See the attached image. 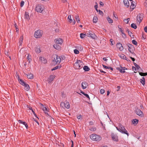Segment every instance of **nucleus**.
<instances>
[{
    "label": "nucleus",
    "instance_id": "f257e3e1",
    "mask_svg": "<svg viewBox=\"0 0 147 147\" xmlns=\"http://www.w3.org/2000/svg\"><path fill=\"white\" fill-rule=\"evenodd\" d=\"M117 129L119 132L123 134H125L127 135V136L129 134L127 131L125 129V127L121 124H119L118 127H116Z\"/></svg>",
    "mask_w": 147,
    "mask_h": 147
},
{
    "label": "nucleus",
    "instance_id": "f03ea898",
    "mask_svg": "<svg viewBox=\"0 0 147 147\" xmlns=\"http://www.w3.org/2000/svg\"><path fill=\"white\" fill-rule=\"evenodd\" d=\"M65 58V57L63 56H61L60 57L57 55H54L53 62L57 64L61 62V60L64 59Z\"/></svg>",
    "mask_w": 147,
    "mask_h": 147
},
{
    "label": "nucleus",
    "instance_id": "7ed1b4c3",
    "mask_svg": "<svg viewBox=\"0 0 147 147\" xmlns=\"http://www.w3.org/2000/svg\"><path fill=\"white\" fill-rule=\"evenodd\" d=\"M83 65V63L82 61L80 60H77L74 64V67L76 69H80L82 67Z\"/></svg>",
    "mask_w": 147,
    "mask_h": 147
},
{
    "label": "nucleus",
    "instance_id": "20e7f679",
    "mask_svg": "<svg viewBox=\"0 0 147 147\" xmlns=\"http://www.w3.org/2000/svg\"><path fill=\"white\" fill-rule=\"evenodd\" d=\"M90 138L93 140L99 141L101 139V137L99 135L95 134H93L90 136Z\"/></svg>",
    "mask_w": 147,
    "mask_h": 147
},
{
    "label": "nucleus",
    "instance_id": "39448f33",
    "mask_svg": "<svg viewBox=\"0 0 147 147\" xmlns=\"http://www.w3.org/2000/svg\"><path fill=\"white\" fill-rule=\"evenodd\" d=\"M42 31L38 30L35 32L34 36L36 38H40L42 37Z\"/></svg>",
    "mask_w": 147,
    "mask_h": 147
},
{
    "label": "nucleus",
    "instance_id": "423d86ee",
    "mask_svg": "<svg viewBox=\"0 0 147 147\" xmlns=\"http://www.w3.org/2000/svg\"><path fill=\"white\" fill-rule=\"evenodd\" d=\"M18 80L20 83L24 86V89L28 91L29 90L30 88L28 84L24 82L22 79H18Z\"/></svg>",
    "mask_w": 147,
    "mask_h": 147
},
{
    "label": "nucleus",
    "instance_id": "0eeeda50",
    "mask_svg": "<svg viewBox=\"0 0 147 147\" xmlns=\"http://www.w3.org/2000/svg\"><path fill=\"white\" fill-rule=\"evenodd\" d=\"M44 9V6L41 4H39L36 5L35 9L37 12L41 13Z\"/></svg>",
    "mask_w": 147,
    "mask_h": 147
},
{
    "label": "nucleus",
    "instance_id": "6e6552de",
    "mask_svg": "<svg viewBox=\"0 0 147 147\" xmlns=\"http://www.w3.org/2000/svg\"><path fill=\"white\" fill-rule=\"evenodd\" d=\"M134 112L137 115L141 117H142L143 116V112L139 109L136 108L134 111Z\"/></svg>",
    "mask_w": 147,
    "mask_h": 147
},
{
    "label": "nucleus",
    "instance_id": "1a4fd4ad",
    "mask_svg": "<svg viewBox=\"0 0 147 147\" xmlns=\"http://www.w3.org/2000/svg\"><path fill=\"white\" fill-rule=\"evenodd\" d=\"M143 19V16L141 14H139L137 17V20L138 21L137 23L140 24Z\"/></svg>",
    "mask_w": 147,
    "mask_h": 147
},
{
    "label": "nucleus",
    "instance_id": "9d476101",
    "mask_svg": "<svg viewBox=\"0 0 147 147\" xmlns=\"http://www.w3.org/2000/svg\"><path fill=\"white\" fill-rule=\"evenodd\" d=\"M61 105L62 107L64 106L67 109H69L70 107L69 102L66 101L64 102H61Z\"/></svg>",
    "mask_w": 147,
    "mask_h": 147
},
{
    "label": "nucleus",
    "instance_id": "9b49d317",
    "mask_svg": "<svg viewBox=\"0 0 147 147\" xmlns=\"http://www.w3.org/2000/svg\"><path fill=\"white\" fill-rule=\"evenodd\" d=\"M111 136L113 140L116 142L118 141V137L117 135L112 133L111 134Z\"/></svg>",
    "mask_w": 147,
    "mask_h": 147
},
{
    "label": "nucleus",
    "instance_id": "f8f14e48",
    "mask_svg": "<svg viewBox=\"0 0 147 147\" xmlns=\"http://www.w3.org/2000/svg\"><path fill=\"white\" fill-rule=\"evenodd\" d=\"M56 44L61 45L63 42V40L61 38H57L55 39L54 40Z\"/></svg>",
    "mask_w": 147,
    "mask_h": 147
},
{
    "label": "nucleus",
    "instance_id": "ddd939ff",
    "mask_svg": "<svg viewBox=\"0 0 147 147\" xmlns=\"http://www.w3.org/2000/svg\"><path fill=\"white\" fill-rule=\"evenodd\" d=\"M55 77V75H51L48 78L47 80L48 82L49 83H51L53 81Z\"/></svg>",
    "mask_w": 147,
    "mask_h": 147
},
{
    "label": "nucleus",
    "instance_id": "4468645a",
    "mask_svg": "<svg viewBox=\"0 0 147 147\" xmlns=\"http://www.w3.org/2000/svg\"><path fill=\"white\" fill-rule=\"evenodd\" d=\"M117 69L121 73H124L125 72V70L127 69L125 67H117Z\"/></svg>",
    "mask_w": 147,
    "mask_h": 147
},
{
    "label": "nucleus",
    "instance_id": "2eb2a0df",
    "mask_svg": "<svg viewBox=\"0 0 147 147\" xmlns=\"http://www.w3.org/2000/svg\"><path fill=\"white\" fill-rule=\"evenodd\" d=\"M127 45L128 47V51L131 53H132L133 52V49L134 48V46L130 44H127Z\"/></svg>",
    "mask_w": 147,
    "mask_h": 147
},
{
    "label": "nucleus",
    "instance_id": "dca6fc26",
    "mask_svg": "<svg viewBox=\"0 0 147 147\" xmlns=\"http://www.w3.org/2000/svg\"><path fill=\"white\" fill-rule=\"evenodd\" d=\"M40 105L41 109H42L45 112L46 114L48 115V113H47L48 111L47 108L46 107H45L42 104H40Z\"/></svg>",
    "mask_w": 147,
    "mask_h": 147
},
{
    "label": "nucleus",
    "instance_id": "f3484780",
    "mask_svg": "<svg viewBox=\"0 0 147 147\" xmlns=\"http://www.w3.org/2000/svg\"><path fill=\"white\" fill-rule=\"evenodd\" d=\"M88 86V83L86 82H83L82 83V87L83 89H86Z\"/></svg>",
    "mask_w": 147,
    "mask_h": 147
},
{
    "label": "nucleus",
    "instance_id": "a211bd4d",
    "mask_svg": "<svg viewBox=\"0 0 147 147\" xmlns=\"http://www.w3.org/2000/svg\"><path fill=\"white\" fill-rule=\"evenodd\" d=\"M117 48L120 51H122L123 49V47L121 44L120 43H117L116 45Z\"/></svg>",
    "mask_w": 147,
    "mask_h": 147
},
{
    "label": "nucleus",
    "instance_id": "6ab92c4d",
    "mask_svg": "<svg viewBox=\"0 0 147 147\" xmlns=\"http://www.w3.org/2000/svg\"><path fill=\"white\" fill-rule=\"evenodd\" d=\"M136 3L134 1H132L131 3V5L130 6V8L131 9V10H133L135 7L136 5L135 4Z\"/></svg>",
    "mask_w": 147,
    "mask_h": 147
},
{
    "label": "nucleus",
    "instance_id": "aec40b11",
    "mask_svg": "<svg viewBox=\"0 0 147 147\" xmlns=\"http://www.w3.org/2000/svg\"><path fill=\"white\" fill-rule=\"evenodd\" d=\"M58 44L55 43V44L53 45V46L54 48L56 49L59 50L61 49V47Z\"/></svg>",
    "mask_w": 147,
    "mask_h": 147
},
{
    "label": "nucleus",
    "instance_id": "412c9836",
    "mask_svg": "<svg viewBox=\"0 0 147 147\" xmlns=\"http://www.w3.org/2000/svg\"><path fill=\"white\" fill-rule=\"evenodd\" d=\"M40 60L41 61V62L43 63H45L47 62L46 59L43 57H40Z\"/></svg>",
    "mask_w": 147,
    "mask_h": 147
},
{
    "label": "nucleus",
    "instance_id": "4be33fe9",
    "mask_svg": "<svg viewBox=\"0 0 147 147\" xmlns=\"http://www.w3.org/2000/svg\"><path fill=\"white\" fill-rule=\"evenodd\" d=\"M123 3L125 6L127 7L129 6V3L128 0H123Z\"/></svg>",
    "mask_w": 147,
    "mask_h": 147
},
{
    "label": "nucleus",
    "instance_id": "5701e85b",
    "mask_svg": "<svg viewBox=\"0 0 147 147\" xmlns=\"http://www.w3.org/2000/svg\"><path fill=\"white\" fill-rule=\"evenodd\" d=\"M23 39V36L22 35L19 38V43L20 45H22Z\"/></svg>",
    "mask_w": 147,
    "mask_h": 147
},
{
    "label": "nucleus",
    "instance_id": "b1692460",
    "mask_svg": "<svg viewBox=\"0 0 147 147\" xmlns=\"http://www.w3.org/2000/svg\"><path fill=\"white\" fill-rule=\"evenodd\" d=\"M25 18L28 20L30 19L29 13L26 12H25Z\"/></svg>",
    "mask_w": 147,
    "mask_h": 147
},
{
    "label": "nucleus",
    "instance_id": "393cba45",
    "mask_svg": "<svg viewBox=\"0 0 147 147\" xmlns=\"http://www.w3.org/2000/svg\"><path fill=\"white\" fill-rule=\"evenodd\" d=\"M27 76L28 78L30 79H32L34 78L33 75L32 74H27Z\"/></svg>",
    "mask_w": 147,
    "mask_h": 147
},
{
    "label": "nucleus",
    "instance_id": "a878e982",
    "mask_svg": "<svg viewBox=\"0 0 147 147\" xmlns=\"http://www.w3.org/2000/svg\"><path fill=\"white\" fill-rule=\"evenodd\" d=\"M61 67V65H58L51 69L52 71L55 70L59 68H60Z\"/></svg>",
    "mask_w": 147,
    "mask_h": 147
},
{
    "label": "nucleus",
    "instance_id": "bb28decb",
    "mask_svg": "<svg viewBox=\"0 0 147 147\" xmlns=\"http://www.w3.org/2000/svg\"><path fill=\"white\" fill-rule=\"evenodd\" d=\"M140 82L143 85H144L145 84V79L144 77H142V79L140 80Z\"/></svg>",
    "mask_w": 147,
    "mask_h": 147
},
{
    "label": "nucleus",
    "instance_id": "cd10ccee",
    "mask_svg": "<svg viewBox=\"0 0 147 147\" xmlns=\"http://www.w3.org/2000/svg\"><path fill=\"white\" fill-rule=\"evenodd\" d=\"M98 20V19L97 16H94L93 17V23H96L97 22Z\"/></svg>",
    "mask_w": 147,
    "mask_h": 147
},
{
    "label": "nucleus",
    "instance_id": "c85d7f7f",
    "mask_svg": "<svg viewBox=\"0 0 147 147\" xmlns=\"http://www.w3.org/2000/svg\"><path fill=\"white\" fill-rule=\"evenodd\" d=\"M90 35H88L87 36L89 37H91L92 38L95 39L96 37V36L94 34H89Z\"/></svg>",
    "mask_w": 147,
    "mask_h": 147
},
{
    "label": "nucleus",
    "instance_id": "c756f323",
    "mask_svg": "<svg viewBox=\"0 0 147 147\" xmlns=\"http://www.w3.org/2000/svg\"><path fill=\"white\" fill-rule=\"evenodd\" d=\"M103 66L104 68L106 69H110L112 71L113 70V68L110 67H107L104 65H103Z\"/></svg>",
    "mask_w": 147,
    "mask_h": 147
},
{
    "label": "nucleus",
    "instance_id": "7c9ffc66",
    "mask_svg": "<svg viewBox=\"0 0 147 147\" xmlns=\"http://www.w3.org/2000/svg\"><path fill=\"white\" fill-rule=\"evenodd\" d=\"M75 18L76 20L78 23H79L80 22V20L79 16L78 15H77L75 17Z\"/></svg>",
    "mask_w": 147,
    "mask_h": 147
},
{
    "label": "nucleus",
    "instance_id": "2f4dec72",
    "mask_svg": "<svg viewBox=\"0 0 147 147\" xmlns=\"http://www.w3.org/2000/svg\"><path fill=\"white\" fill-rule=\"evenodd\" d=\"M83 69L86 71H88L90 70L89 68L87 66H84L83 67Z\"/></svg>",
    "mask_w": 147,
    "mask_h": 147
},
{
    "label": "nucleus",
    "instance_id": "473e14b6",
    "mask_svg": "<svg viewBox=\"0 0 147 147\" xmlns=\"http://www.w3.org/2000/svg\"><path fill=\"white\" fill-rule=\"evenodd\" d=\"M138 122V120L137 119H133L132 121V123L133 124H137Z\"/></svg>",
    "mask_w": 147,
    "mask_h": 147
},
{
    "label": "nucleus",
    "instance_id": "72a5a7b5",
    "mask_svg": "<svg viewBox=\"0 0 147 147\" xmlns=\"http://www.w3.org/2000/svg\"><path fill=\"white\" fill-rule=\"evenodd\" d=\"M107 19L109 23H112L113 22V20L109 17H107Z\"/></svg>",
    "mask_w": 147,
    "mask_h": 147
},
{
    "label": "nucleus",
    "instance_id": "f704fd0d",
    "mask_svg": "<svg viewBox=\"0 0 147 147\" xmlns=\"http://www.w3.org/2000/svg\"><path fill=\"white\" fill-rule=\"evenodd\" d=\"M119 56L121 58L123 59H125L126 58L125 56L124 55V54H122L120 55H119Z\"/></svg>",
    "mask_w": 147,
    "mask_h": 147
},
{
    "label": "nucleus",
    "instance_id": "c9c22d12",
    "mask_svg": "<svg viewBox=\"0 0 147 147\" xmlns=\"http://www.w3.org/2000/svg\"><path fill=\"white\" fill-rule=\"evenodd\" d=\"M35 51L37 53H39L40 52V48L38 47H37L35 48Z\"/></svg>",
    "mask_w": 147,
    "mask_h": 147
},
{
    "label": "nucleus",
    "instance_id": "e433bc0d",
    "mask_svg": "<svg viewBox=\"0 0 147 147\" xmlns=\"http://www.w3.org/2000/svg\"><path fill=\"white\" fill-rule=\"evenodd\" d=\"M89 130L92 131H95L96 130V128L95 127H91Z\"/></svg>",
    "mask_w": 147,
    "mask_h": 147
},
{
    "label": "nucleus",
    "instance_id": "4c0bfd02",
    "mask_svg": "<svg viewBox=\"0 0 147 147\" xmlns=\"http://www.w3.org/2000/svg\"><path fill=\"white\" fill-rule=\"evenodd\" d=\"M131 27L132 28H134V29H136V28H137V26H136V25L135 24H134V23H132V24H131Z\"/></svg>",
    "mask_w": 147,
    "mask_h": 147
},
{
    "label": "nucleus",
    "instance_id": "58836bf2",
    "mask_svg": "<svg viewBox=\"0 0 147 147\" xmlns=\"http://www.w3.org/2000/svg\"><path fill=\"white\" fill-rule=\"evenodd\" d=\"M68 19L69 20V22L70 23H71L72 22V20L71 18V15H69L68 17Z\"/></svg>",
    "mask_w": 147,
    "mask_h": 147
},
{
    "label": "nucleus",
    "instance_id": "ea45409f",
    "mask_svg": "<svg viewBox=\"0 0 147 147\" xmlns=\"http://www.w3.org/2000/svg\"><path fill=\"white\" fill-rule=\"evenodd\" d=\"M139 74L141 75L142 76H146L147 75V73H142V72H139Z\"/></svg>",
    "mask_w": 147,
    "mask_h": 147
},
{
    "label": "nucleus",
    "instance_id": "a19ab883",
    "mask_svg": "<svg viewBox=\"0 0 147 147\" xmlns=\"http://www.w3.org/2000/svg\"><path fill=\"white\" fill-rule=\"evenodd\" d=\"M86 35V34H84V33H81L80 34V37L81 38H83L85 37V36Z\"/></svg>",
    "mask_w": 147,
    "mask_h": 147
},
{
    "label": "nucleus",
    "instance_id": "79ce46f5",
    "mask_svg": "<svg viewBox=\"0 0 147 147\" xmlns=\"http://www.w3.org/2000/svg\"><path fill=\"white\" fill-rule=\"evenodd\" d=\"M30 57L31 56L28 54V56L27 57V58L28 59V61L29 62V63H30Z\"/></svg>",
    "mask_w": 147,
    "mask_h": 147
},
{
    "label": "nucleus",
    "instance_id": "37998d69",
    "mask_svg": "<svg viewBox=\"0 0 147 147\" xmlns=\"http://www.w3.org/2000/svg\"><path fill=\"white\" fill-rule=\"evenodd\" d=\"M144 7L146 8V9L147 11V0H145L144 3Z\"/></svg>",
    "mask_w": 147,
    "mask_h": 147
},
{
    "label": "nucleus",
    "instance_id": "c03bdc74",
    "mask_svg": "<svg viewBox=\"0 0 147 147\" xmlns=\"http://www.w3.org/2000/svg\"><path fill=\"white\" fill-rule=\"evenodd\" d=\"M18 122L20 123H22V124H24V125L25 124H26V122H23L22 120H18Z\"/></svg>",
    "mask_w": 147,
    "mask_h": 147
},
{
    "label": "nucleus",
    "instance_id": "a18cd8bd",
    "mask_svg": "<svg viewBox=\"0 0 147 147\" xmlns=\"http://www.w3.org/2000/svg\"><path fill=\"white\" fill-rule=\"evenodd\" d=\"M74 52L76 54H78L79 53V51L77 49H75L74 50Z\"/></svg>",
    "mask_w": 147,
    "mask_h": 147
},
{
    "label": "nucleus",
    "instance_id": "49530a36",
    "mask_svg": "<svg viewBox=\"0 0 147 147\" xmlns=\"http://www.w3.org/2000/svg\"><path fill=\"white\" fill-rule=\"evenodd\" d=\"M132 42L133 44L135 45H137V42L135 40H134L132 41Z\"/></svg>",
    "mask_w": 147,
    "mask_h": 147
},
{
    "label": "nucleus",
    "instance_id": "de8ad7c7",
    "mask_svg": "<svg viewBox=\"0 0 147 147\" xmlns=\"http://www.w3.org/2000/svg\"><path fill=\"white\" fill-rule=\"evenodd\" d=\"M130 20V18H128L126 20H124V22H125L127 24L129 22V21Z\"/></svg>",
    "mask_w": 147,
    "mask_h": 147
},
{
    "label": "nucleus",
    "instance_id": "09e8293b",
    "mask_svg": "<svg viewBox=\"0 0 147 147\" xmlns=\"http://www.w3.org/2000/svg\"><path fill=\"white\" fill-rule=\"evenodd\" d=\"M84 95L85 96H86L87 98H88L89 99V100H90V97L88 95V94H85V93H84Z\"/></svg>",
    "mask_w": 147,
    "mask_h": 147
},
{
    "label": "nucleus",
    "instance_id": "8fccbe9b",
    "mask_svg": "<svg viewBox=\"0 0 147 147\" xmlns=\"http://www.w3.org/2000/svg\"><path fill=\"white\" fill-rule=\"evenodd\" d=\"M105 92V90L103 89H101L100 90V92L101 94H103Z\"/></svg>",
    "mask_w": 147,
    "mask_h": 147
},
{
    "label": "nucleus",
    "instance_id": "3c124183",
    "mask_svg": "<svg viewBox=\"0 0 147 147\" xmlns=\"http://www.w3.org/2000/svg\"><path fill=\"white\" fill-rule=\"evenodd\" d=\"M24 1H22L21 2V3L20 4V6L21 7H22L24 5Z\"/></svg>",
    "mask_w": 147,
    "mask_h": 147
},
{
    "label": "nucleus",
    "instance_id": "603ef678",
    "mask_svg": "<svg viewBox=\"0 0 147 147\" xmlns=\"http://www.w3.org/2000/svg\"><path fill=\"white\" fill-rule=\"evenodd\" d=\"M118 27L119 29V30L122 33H123V30H122V28H120L119 27V26H118Z\"/></svg>",
    "mask_w": 147,
    "mask_h": 147
},
{
    "label": "nucleus",
    "instance_id": "864d4df0",
    "mask_svg": "<svg viewBox=\"0 0 147 147\" xmlns=\"http://www.w3.org/2000/svg\"><path fill=\"white\" fill-rule=\"evenodd\" d=\"M89 124L90 125H92L94 124V122L93 121H90L89 122Z\"/></svg>",
    "mask_w": 147,
    "mask_h": 147
},
{
    "label": "nucleus",
    "instance_id": "5fc2aeb1",
    "mask_svg": "<svg viewBox=\"0 0 147 147\" xmlns=\"http://www.w3.org/2000/svg\"><path fill=\"white\" fill-rule=\"evenodd\" d=\"M5 55L7 56H9V58H10V59H11V58H10V56H9V53H8L7 52H6L5 53Z\"/></svg>",
    "mask_w": 147,
    "mask_h": 147
},
{
    "label": "nucleus",
    "instance_id": "6e6d98bb",
    "mask_svg": "<svg viewBox=\"0 0 147 147\" xmlns=\"http://www.w3.org/2000/svg\"><path fill=\"white\" fill-rule=\"evenodd\" d=\"M91 34V33H90V32L88 31L86 32V35L87 36L88 35H90L89 34Z\"/></svg>",
    "mask_w": 147,
    "mask_h": 147
},
{
    "label": "nucleus",
    "instance_id": "4d7b16f0",
    "mask_svg": "<svg viewBox=\"0 0 147 147\" xmlns=\"http://www.w3.org/2000/svg\"><path fill=\"white\" fill-rule=\"evenodd\" d=\"M144 30L145 32H147V26L144 28Z\"/></svg>",
    "mask_w": 147,
    "mask_h": 147
},
{
    "label": "nucleus",
    "instance_id": "13d9d810",
    "mask_svg": "<svg viewBox=\"0 0 147 147\" xmlns=\"http://www.w3.org/2000/svg\"><path fill=\"white\" fill-rule=\"evenodd\" d=\"M98 12L99 14L100 15H102L103 14V12L100 10H98Z\"/></svg>",
    "mask_w": 147,
    "mask_h": 147
},
{
    "label": "nucleus",
    "instance_id": "bf43d9fd",
    "mask_svg": "<svg viewBox=\"0 0 147 147\" xmlns=\"http://www.w3.org/2000/svg\"><path fill=\"white\" fill-rule=\"evenodd\" d=\"M122 36L123 38H125L126 37V36L125 34L124 33V32L123 33H122Z\"/></svg>",
    "mask_w": 147,
    "mask_h": 147
},
{
    "label": "nucleus",
    "instance_id": "052dcab7",
    "mask_svg": "<svg viewBox=\"0 0 147 147\" xmlns=\"http://www.w3.org/2000/svg\"><path fill=\"white\" fill-rule=\"evenodd\" d=\"M81 115H79V116H77V118L78 119H81Z\"/></svg>",
    "mask_w": 147,
    "mask_h": 147
},
{
    "label": "nucleus",
    "instance_id": "680f3d73",
    "mask_svg": "<svg viewBox=\"0 0 147 147\" xmlns=\"http://www.w3.org/2000/svg\"><path fill=\"white\" fill-rule=\"evenodd\" d=\"M110 41L111 42V45H113V40L112 39H111L110 40Z\"/></svg>",
    "mask_w": 147,
    "mask_h": 147
},
{
    "label": "nucleus",
    "instance_id": "e2e57ef3",
    "mask_svg": "<svg viewBox=\"0 0 147 147\" xmlns=\"http://www.w3.org/2000/svg\"><path fill=\"white\" fill-rule=\"evenodd\" d=\"M100 5L103 6L104 5V4L103 2L101 1H100Z\"/></svg>",
    "mask_w": 147,
    "mask_h": 147
},
{
    "label": "nucleus",
    "instance_id": "0e129e2a",
    "mask_svg": "<svg viewBox=\"0 0 147 147\" xmlns=\"http://www.w3.org/2000/svg\"><path fill=\"white\" fill-rule=\"evenodd\" d=\"M103 60H104L105 61H107L108 60L107 59H106V58H105V57L103 58Z\"/></svg>",
    "mask_w": 147,
    "mask_h": 147
},
{
    "label": "nucleus",
    "instance_id": "69168bd1",
    "mask_svg": "<svg viewBox=\"0 0 147 147\" xmlns=\"http://www.w3.org/2000/svg\"><path fill=\"white\" fill-rule=\"evenodd\" d=\"M117 88H118V89L117 90V91H118L119 90L120 88V87L119 86H118L117 87Z\"/></svg>",
    "mask_w": 147,
    "mask_h": 147
},
{
    "label": "nucleus",
    "instance_id": "338daca9",
    "mask_svg": "<svg viewBox=\"0 0 147 147\" xmlns=\"http://www.w3.org/2000/svg\"><path fill=\"white\" fill-rule=\"evenodd\" d=\"M128 34L129 35V36H131V34H132V33L131 32H130V31H128Z\"/></svg>",
    "mask_w": 147,
    "mask_h": 147
},
{
    "label": "nucleus",
    "instance_id": "774afa93",
    "mask_svg": "<svg viewBox=\"0 0 147 147\" xmlns=\"http://www.w3.org/2000/svg\"><path fill=\"white\" fill-rule=\"evenodd\" d=\"M131 58V59H132V61H134L135 60V59L134 58H133V57H130Z\"/></svg>",
    "mask_w": 147,
    "mask_h": 147
}]
</instances>
